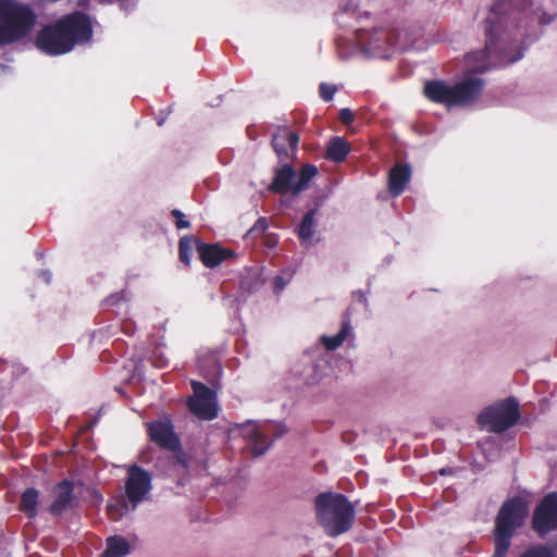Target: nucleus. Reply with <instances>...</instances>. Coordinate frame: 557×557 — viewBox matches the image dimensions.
<instances>
[{
	"label": "nucleus",
	"mask_w": 557,
	"mask_h": 557,
	"mask_svg": "<svg viewBox=\"0 0 557 557\" xmlns=\"http://www.w3.org/2000/svg\"><path fill=\"white\" fill-rule=\"evenodd\" d=\"M533 15L541 24L556 16L554 0H499L486 17V46L466 57L469 73H482L491 66L508 65L522 59L524 32L518 27V14Z\"/></svg>",
	"instance_id": "nucleus-1"
},
{
	"label": "nucleus",
	"mask_w": 557,
	"mask_h": 557,
	"mask_svg": "<svg viewBox=\"0 0 557 557\" xmlns=\"http://www.w3.org/2000/svg\"><path fill=\"white\" fill-rule=\"evenodd\" d=\"M335 18L337 25L347 33V36L338 39V45L351 42L368 57L388 59L396 51L407 49L411 45L406 30L371 27L369 14L361 12L352 1L343 5Z\"/></svg>",
	"instance_id": "nucleus-2"
},
{
	"label": "nucleus",
	"mask_w": 557,
	"mask_h": 557,
	"mask_svg": "<svg viewBox=\"0 0 557 557\" xmlns=\"http://www.w3.org/2000/svg\"><path fill=\"white\" fill-rule=\"evenodd\" d=\"M91 24L79 12L66 15L54 25L44 27L36 37V47L50 55L70 52L76 44L89 40Z\"/></svg>",
	"instance_id": "nucleus-3"
},
{
	"label": "nucleus",
	"mask_w": 557,
	"mask_h": 557,
	"mask_svg": "<svg viewBox=\"0 0 557 557\" xmlns=\"http://www.w3.org/2000/svg\"><path fill=\"white\" fill-rule=\"evenodd\" d=\"M314 506L317 519L329 536L336 537L351 529L356 510L345 495L321 493L315 497Z\"/></svg>",
	"instance_id": "nucleus-4"
},
{
	"label": "nucleus",
	"mask_w": 557,
	"mask_h": 557,
	"mask_svg": "<svg viewBox=\"0 0 557 557\" xmlns=\"http://www.w3.org/2000/svg\"><path fill=\"white\" fill-rule=\"evenodd\" d=\"M484 86L485 82L481 77L467 75L455 84L443 81L428 82L424 94L430 100L447 108L468 107L480 98Z\"/></svg>",
	"instance_id": "nucleus-5"
},
{
	"label": "nucleus",
	"mask_w": 557,
	"mask_h": 557,
	"mask_svg": "<svg viewBox=\"0 0 557 557\" xmlns=\"http://www.w3.org/2000/svg\"><path fill=\"white\" fill-rule=\"evenodd\" d=\"M36 23V14L28 4L0 0V45H8L28 35Z\"/></svg>",
	"instance_id": "nucleus-6"
},
{
	"label": "nucleus",
	"mask_w": 557,
	"mask_h": 557,
	"mask_svg": "<svg viewBox=\"0 0 557 557\" xmlns=\"http://www.w3.org/2000/svg\"><path fill=\"white\" fill-rule=\"evenodd\" d=\"M529 512L522 498H511L504 503L496 518L493 557H506L511 545V537L521 527Z\"/></svg>",
	"instance_id": "nucleus-7"
},
{
	"label": "nucleus",
	"mask_w": 557,
	"mask_h": 557,
	"mask_svg": "<svg viewBox=\"0 0 557 557\" xmlns=\"http://www.w3.org/2000/svg\"><path fill=\"white\" fill-rule=\"evenodd\" d=\"M125 492L127 500L119 499L108 505V513L112 520H119L146 500L151 491V475L148 471L131 466L127 471Z\"/></svg>",
	"instance_id": "nucleus-8"
},
{
	"label": "nucleus",
	"mask_w": 557,
	"mask_h": 557,
	"mask_svg": "<svg viewBox=\"0 0 557 557\" xmlns=\"http://www.w3.org/2000/svg\"><path fill=\"white\" fill-rule=\"evenodd\" d=\"M318 174L313 164H304L297 174L293 168L285 164L275 171L274 180L269 189L273 193H292L298 195L309 187L310 181Z\"/></svg>",
	"instance_id": "nucleus-9"
},
{
	"label": "nucleus",
	"mask_w": 557,
	"mask_h": 557,
	"mask_svg": "<svg viewBox=\"0 0 557 557\" xmlns=\"http://www.w3.org/2000/svg\"><path fill=\"white\" fill-rule=\"evenodd\" d=\"M519 417L518 403L513 398H508L482 411L478 417V423L483 430L502 433L513 425Z\"/></svg>",
	"instance_id": "nucleus-10"
},
{
	"label": "nucleus",
	"mask_w": 557,
	"mask_h": 557,
	"mask_svg": "<svg viewBox=\"0 0 557 557\" xmlns=\"http://www.w3.org/2000/svg\"><path fill=\"white\" fill-rule=\"evenodd\" d=\"M194 396L188 401L189 410L200 419L212 420L218 416L215 394L200 382H191Z\"/></svg>",
	"instance_id": "nucleus-11"
},
{
	"label": "nucleus",
	"mask_w": 557,
	"mask_h": 557,
	"mask_svg": "<svg viewBox=\"0 0 557 557\" xmlns=\"http://www.w3.org/2000/svg\"><path fill=\"white\" fill-rule=\"evenodd\" d=\"M533 528L541 535L557 529V493L544 497L533 516Z\"/></svg>",
	"instance_id": "nucleus-12"
},
{
	"label": "nucleus",
	"mask_w": 557,
	"mask_h": 557,
	"mask_svg": "<svg viewBox=\"0 0 557 557\" xmlns=\"http://www.w3.org/2000/svg\"><path fill=\"white\" fill-rule=\"evenodd\" d=\"M269 426L268 422L256 423L253 421H247L239 425V433L250 444L255 457L263 455L270 446V443L267 442Z\"/></svg>",
	"instance_id": "nucleus-13"
},
{
	"label": "nucleus",
	"mask_w": 557,
	"mask_h": 557,
	"mask_svg": "<svg viewBox=\"0 0 557 557\" xmlns=\"http://www.w3.org/2000/svg\"><path fill=\"white\" fill-rule=\"evenodd\" d=\"M150 438L163 448L175 450L180 448V441L168 420L151 422L148 426Z\"/></svg>",
	"instance_id": "nucleus-14"
},
{
	"label": "nucleus",
	"mask_w": 557,
	"mask_h": 557,
	"mask_svg": "<svg viewBox=\"0 0 557 557\" xmlns=\"http://www.w3.org/2000/svg\"><path fill=\"white\" fill-rule=\"evenodd\" d=\"M73 485L64 480L59 483L54 488V500L52 502L49 511L53 516H60L73 506Z\"/></svg>",
	"instance_id": "nucleus-15"
},
{
	"label": "nucleus",
	"mask_w": 557,
	"mask_h": 557,
	"mask_svg": "<svg viewBox=\"0 0 557 557\" xmlns=\"http://www.w3.org/2000/svg\"><path fill=\"white\" fill-rule=\"evenodd\" d=\"M198 253L207 268H215L234 255L232 250L224 249L216 244H198Z\"/></svg>",
	"instance_id": "nucleus-16"
},
{
	"label": "nucleus",
	"mask_w": 557,
	"mask_h": 557,
	"mask_svg": "<svg viewBox=\"0 0 557 557\" xmlns=\"http://www.w3.org/2000/svg\"><path fill=\"white\" fill-rule=\"evenodd\" d=\"M299 137L287 128H280L272 138V145L278 157H288L297 149Z\"/></svg>",
	"instance_id": "nucleus-17"
},
{
	"label": "nucleus",
	"mask_w": 557,
	"mask_h": 557,
	"mask_svg": "<svg viewBox=\"0 0 557 557\" xmlns=\"http://www.w3.org/2000/svg\"><path fill=\"white\" fill-rule=\"evenodd\" d=\"M411 171L407 164H396L391 171L388 176L389 193L397 197L399 196L410 180Z\"/></svg>",
	"instance_id": "nucleus-18"
},
{
	"label": "nucleus",
	"mask_w": 557,
	"mask_h": 557,
	"mask_svg": "<svg viewBox=\"0 0 557 557\" xmlns=\"http://www.w3.org/2000/svg\"><path fill=\"white\" fill-rule=\"evenodd\" d=\"M315 215L317 209L309 210L298 227V236L301 244L306 247H310L313 244V235L315 233Z\"/></svg>",
	"instance_id": "nucleus-19"
},
{
	"label": "nucleus",
	"mask_w": 557,
	"mask_h": 557,
	"mask_svg": "<svg viewBox=\"0 0 557 557\" xmlns=\"http://www.w3.org/2000/svg\"><path fill=\"white\" fill-rule=\"evenodd\" d=\"M349 151V144L343 137H332L326 146V157L334 162L344 161Z\"/></svg>",
	"instance_id": "nucleus-20"
},
{
	"label": "nucleus",
	"mask_w": 557,
	"mask_h": 557,
	"mask_svg": "<svg viewBox=\"0 0 557 557\" xmlns=\"http://www.w3.org/2000/svg\"><path fill=\"white\" fill-rule=\"evenodd\" d=\"M349 337H352L351 325L348 321H345L337 334L333 336L323 335L320 337V342L327 350H335Z\"/></svg>",
	"instance_id": "nucleus-21"
},
{
	"label": "nucleus",
	"mask_w": 557,
	"mask_h": 557,
	"mask_svg": "<svg viewBox=\"0 0 557 557\" xmlns=\"http://www.w3.org/2000/svg\"><path fill=\"white\" fill-rule=\"evenodd\" d=\"M129 553V544L122 536H111L107 540V547L102 557H124Z\"/></svg>",
	"instance_id": "nucleus-22"
},
{
	"label": "nucleus",
	"mask_w": 557,
	"mask_h": 557,
	"mask_svg": "<svg viewBox=\"0 0 557 557\" xmlns=\"http://www.w3.org/2000/svg\"><path fill=\"white\" fill-rule=\"evenodd\" d=\"M38 492L35 488L26 490L21 498L20 508L29 518L37 515Z\"/></svg>",
	"instance_id": "nucleus-23"
},
{
	"label": "nucleus",
	"mask_w": 557,
	"mask_h": 557,
	"mask_svg": "<svg viewBox=\"0 0 557 557\" xmlns=\"http://www.w3.org/2000/svg\"><path fill=\"white\" fill-rule=\"evenodd\" d=\"M195 244H196V240L194 237L185 236V237L181 238V240H180V246H178L180 260L187 265L190 263L191 252H193Z\"/></svg>",
	"instance_id": "nucleus-24"
},
{
	"label": "nucleus",
	"mask_w": 557,
	"mask_h": 557,
	"mask_svg": "<svg viewBox=\"0 0 557 557\" xmlns=\"http://www.w3.org/2000/svg\"><path fill=\"white\" fill-rule=\"evenodd\" d=\"M521 557H554L552 552L543 546L528 549Z\"/></svg>",
	"instance_id": "nucleus-25"
},
{
	"label": "nucleus",
	"mask_w": 557,
	"mask_h": 557,
	"mask_svg": "<svg viewBox=\"0 0 557 557\" xmlns=\"http://www.w3.org/2000/svg\"><path fill=\"white\" fill-rule=\"evenodd\" d=\"M337 91V88L334 85H329L325 83H322L320 85V95L323 100L331 101Z\"/></svg>",
	"instance_id": "nucleus-26"
},
{
	"label": "nucleus",
	"mask_w": 557,
	"mask_h": 557,
	"mask_svg": "<svg viewBox=\"0 0 557 557\" xmlns=\"http://www.w3.org/2000/svg\"><path fill=\"white\" fill-rule=\"evenodd\" d=\"M171 213L175 218V225L178 230L189 227V222L181 210L174 209Z\"/></svg>",
	"instance_id": "nucleus-27"
},
{
	"label": "nucleus",
	"mask_w": 557,
	"mask_h": 557,
	"mask_svg": "<svg viewBox=\"0 0 557 557\" xmlns=\"http://www.w3.org/2000/svg\"><path fill=\"white\" fill-rule=\"evenodd\" d=\"M267 228H268L267 219L260 218L255 223V225L249 230L248 233L249 234H253V235H261V234H263L265 232Z\"/></svg>",
	"instance_id": "nucleus-28"
},
{
	"label": "nucleus",
	"mask_w": 557,
	"mask_h": 557,
	"mask_svg": "<svg viewBox=\"0 0 557 557\" xmlns=\"http://www.w3.org/2000/svg\"><path fill=\"white\" fill-rule=\"evenodd\" d=\"M289 280H290V275H288L286 277L283 275L275 276L274 282H273L274 292L276 294L281 293L287 286V284L289 283Z\"/></svg>",
	"instance_id": "nucleus-29"
},
{
	"label": "nucleus",
	"mask_w": 557,
	"mask_h": 557,
	"mask_svg": "<svg viewBox=\"0 0 557 557\" xmlns=\"http://www.w3.org/2000/svg\"><path fill=\"white\" fill-rule=\"evenodd\" d=\"M270 426L268 429V435L273 431V437L278 438L283 436L287 432V428L283 423H268Z\"/></svg>",
	"instance_id": "nucleus-30"
},
{
	"label": "nucleus",
	"mask_w": 557,
	"mask_h": 557,
	"mask_svg": "<svg viewBox=\"0 0 557 557\" xmlns=\"http://www.w3.org/2000/svg\"><path fill=\"white\" fill-rule=\"evenodd\" d=\"M174 453L175 463L183 469L188 467V457L185 453L181 451L178 448L172 450Z\"/></svg>",
	"instance_id": "nucleus-31"
},
{
	"label": "nucleus",
	"mask_w": 557,
	"mask_h": 557,
	"mask_svg": "<svg viewBox=\"0 0 557 557\" xmlns=\"http://www.w3.org/2000/svg\"><path fill=\"white\" fill-rule=\"evenodd\" d=\"M152 363L158 368H163L166 364V360L163 359V355L160 349L153 351Z\"/></svg>",
	"instance_id": "nucleus-32"
},
{
	"label": "nucleus",
	"mask_w": 557,
	"mask_h": 557,
	"mask_svg": "<svg viewBox=\"0 0 557 557\" xmlns=\"http://www.w3.org/2000/svg\"><path fill=\"white\" fill-rule=\"evenodd\" d=\"M339 119L344 124H350L354 121V113L349 109H342Z\"/></svg>",
	"instance_id": "nucleus-33"
},
{
	"label": "nucleus",
	"mask_w": 557,
	"mask_h": 557,
	"mask_svg": "<svg viewBox=\"0 0 557 557\" xmlns=\"http://www.w3.org/2000/svg\"><path fill=\"white\" fill-rule=\"evenodd\" d=\"M8 72H10V67L9 66L0 65V75L1 74H5Z\"/></svg>",
	"instance_id": "nucleus-34"
},
{
	"label": "nucleus",
	"mask_w": 557,
	"mask_h": 557,
	"mask_svg": "<svg viewBox=\"0 0 557 557\" xmlns=\"http://www.w3.org/2000/svg\"><path fill=\"white\" fill-rule=\"evenodd\" d=\"M44 280L46 283H49L51 280V274L49 272H42Z\"/></svg>",
	"instance_id": "nucleus-35"
},
{
	"label": "nucleus",
	"mask_w": 557,
	"mask_h": 557,
	"mask_svg": "<svg viewBox=\"0 0 557 557\" xmlns=\"http://www.w3.org/2000/svg\"><path fill=\"white\" fill-rule=\"evenodd\" d=\"M445 473H446V469H442L441 474H445Z\"/></svg>",
	"instance_id": "nucleus-36"
},
{
	"label": "nucleus",
	"mask_w": 557,
	"mask_h": 557,
	"mask_svg": "<svg viewBox=\"0 0 557 557\" xmlns=\"http://www.w3.org/2000/svg\"><path fill=\"white\" fill-rule=\"evenodd\" d=\"M163 123V119H160V121L158 122L159 125H162Z\"/></svg>",
	"instance_id": "nucleus-37"
}]
</instances>
